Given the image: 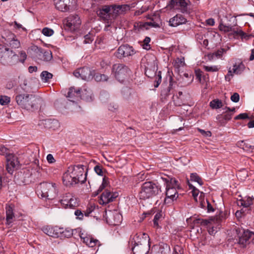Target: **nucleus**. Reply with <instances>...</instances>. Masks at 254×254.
Returning a JSON list of instances; mask_svg holds the SVG:
<instances>
[{"label": "nucleus", "instance_id": "1", "mask_svg": "<svg viewBox=\"0 0 254 254\" xmlns=\"http://www.w3.org/2000/svg\"><path fill=\"white\" fill-rule=\"evenodd\" d=\"M161 179L163 181L166 186V196L164 199L165 204L172 203L174 200L178 197L177 189H181L179 182L173 177L164 175L162 176Z\"/></svg>", "mask_w": 254, "mask_h": 254}, {"label": "nucleus", "instance_id": "2", "mask_svg": "<svg viewBox=\"0 0 254 254\" xmlns=\"http://www.w3.org/2000/svg\"><path fill=\"white\" fill-rule=\"evenodd\" d=\"M15 101L20 107L34 111L38 109L41 99L33 94H18L15 96Z\"/></svg>", "mask_w": 254, "mask_h": 254}, {"label": "nucleus", "instance_id": "3", "mask_svg": "<svg viewBox=\"0 0 254 254\" xmlns=\"http://www.w3.org/2000/svg\"><path fill=\"white\" fill-rule=\"evenodd\" d=\"M37 192L41 198L53 199L58 195V185L53 183H41L38 187Z\"/></svg>", "mask_w": 254, "mask_h": 254}, {"label": "nucleus", "instance_id": "4", "mask_svg": "<svg viewBox=\"0 0 254 254\" xmlns=\"http://www.w3.org/2000/svg\"><path fill=\"white\" fill-rule=\"evenodd\" d=\"M161 192V187L152 182H144L139 192L140 199L145 200L152 198Z\"/></svg>", "mask_w": 254, "mask_h": 254}, {"label": "nucleus", "instance_id": "5", "mask_svg": "<svg viewBox=\"0 0 254 254\" xmlns=\"http://www.w3.org/2000/svg\"><path fill=\"white\" fill-rule=\"evenodd\" d=\"M237 205L239 206H243V208L240 210H237L236 215L241 217L242 215L249 213L250 211L254 213V198L250 196H245L237 200Z\"/></svg>", "mask_w": 254, "mask_h": 254}, {"label": "nucleus", "instance_id": "6", "mask_svg": "<svg viewBox=\"0 0 254 254\" xmlns=\"http://www.w3.org/2000/svg\"><path fill=\"white\" fill-rule=\"evenodd\" d=\"M13 50L6 45L0 44V62L3 64H13L18 60Z\"/></svg>", "mask_w": 254, "mask_h": 254}, {"label": "nucleus", "instance_id": "7", "mask_svg": "<svg viewBox=\"0 0 254 254\" xmlns=\"http://www.w3.org/2000/svg\"><path fill=\"white\" fill-rule=\"evenodd\" d=\"M238 239H236L237 244L241 248H246L250 243V240H254V232L249 230H245L242 228L236 229Z\"/></svg>", "mask_w": 254, "mask_h": 254}, {"label": "nucleus", "instance_id": "8", "mask_svg": "<svg viewBox=\"0 0 254 254\" xmlns=\"http://www.w3.org/2000/svg\"><path fill=\"white\" fill-rule=\"evenodd\" d=\"M112 71L115 78L120 82H124L130 73L128 67L123 64H113Z\"/></svg>", "mask_w": 254, "mask_h": 254}, {"label": "nucleus", "instance_id": "9", "mask_svg": "<svg viewBox=\"0 0 254 254\" xmlns=\"http://www.w3.org/2000/svg\"><path fill=\"white\" fill-rule=\"evenodd\" d=\"M149 237L145 235V239L143 240V243L140 245L131 246V250L133 254H147L149 247Z\"/></svg>", "mask_w": 254, "mask_h": 254}, {"label": "nucleus", "instance_id": "10", "mask_svg": "<svg viewBox=\"0 0 254 254\" xmlns=\"http://www.w3.org/2000/svg\"><path fill=\"white\" fill-rule=\"evenodd\" d=\"M135 54L134 49L132 46L127 44L120 46L117 51L115 53L114 55L119 59L131 56Z\"/></svg>", "mask_w": 254, "mask_h": 254}, {"label": "nucleus", "instance_id": "11", "mask_svg": "<svg viewBox=\"0 0 254 254\" xmlns=\"http://www.w3.org/2000/svg\"><path fill=\"white\" fill-rule=\"evenodd\" d=\"M118 196L117 192H113L106 189L101 193L99 199V203L101 205H106L114 201Z\"/></svg>", "mask_w": 254, "mask_h": 254}, {"label": "nucleus", "instance_id": "12", "mask_svg": "<svg viewBox=\"0 0 254 254\" xmlns=\"http://www.w3.org/2000/svg\"><path fill=\"white\" fill-rule=\"evenodd\" d=\"M76 4V0H57L55 3L56 8L65 12L74 8Z\"/></svg>", "mask_w": 254, "mask_h": 254}, {"label": "nucleus", "instance_id": "13", "mask_svg": "<svg viewBox=\"0 0 254 254\" xmlns=\"http://www.w3.org/2000/svg\"><path fill=\"white\" fill-rule=\"evenodd\" d=\"M74 75L77 78H81L84 80H89L93 78V74L88 67L79 68L73 72Z\"/></svg>", "mask_w": 254, "mask_h": 254}, {"label": "nucleus", "instance_id": "14", "mask_svg": "<svg viewBox=\"0 0 254 254\" xmlns=\"http://www.w3.org/2000/svg\"><path fill=\"white\" fill-rule=\"evenodd\" d=\"M83 91L80 88H75L74 87H71L69 88L68 91L66 95V97L68 98V100L71 102H75V100L79 98H85L87 100L88 98L85 97L83 94Z\"/></svg>", "mask_w": 254, "mask_h": 254}, {"label": "nucleus", "instance_id": "15", "mask_svg": "<svg viewBox=\"0 0 254 254\" xmlns=\"http://www.w3.org/2000/svg\"><path fill=\"white\" fill-rule=\"evenodd\" d=\"M84 167L83 165L79 164L69 167V170H71V174H72L73 176L79 179V182H81V183H84L85 181L87 175V173H86L85 177H83V173L84 172Z\"/></svg>", "mask_w": 254, "mask_h": 254}, {"label": "nucleus", "instance_id": "16", "mask_svg": "<svg viewBox=\"0 0 254 254\" xmlns=\"http://www.w3.org/2000/svg\"><path fill=\"white\" fill-rule=\"evenodd\" d=\"M70 172H71V170L68 168L67 172L64 173L62 177L63 184L66 187L73 186L79 182V179L73 176L72 174L71 175L69 173Z\"/></svg>", "mask_w": 254, "mask_h": 254}, {"label": "nucleus", "instance_id": "17", "mask_svg": "<svg viewBox=\"0 0 254 254\" xmlns=\"http://www.w3.org/2000/svg\"><path fill=\"white\" fill-rule=\"evenodd\" d=\"M5 45L6 47L13 50L20 47V42L16 38V36L13 33H9L6 38L5 39Z\"/></svg>", "mask_w": 254, "mask_h": 254}, {"label": "nucleus", "instance_id": "18", "mask_svg": "<svg viewBox=\"0 0 254 254\" xmlns=\"http://www.w3.org/2000/svg\"><path fill=\"white\" fill-rule=\"evenodd\" d=\"M6 222L5 224L8 227L12 226V223L15 220L14 213V205L12 204H6L5 206Z\"/></svg>", "mask_w": 254, "mask_h": 254}, {"label": "nucleus", "instance_id": "19", "mask_svg": "<svg viewBox=\"0 0 254 254\" xmlns=\"http://www.w3.org/2000/svg\"><path fill=\"white\" fill-rule=\"evenodd\" d=\"M81 22L78 15H72L67 18L65 25L70 30H74L79 27Z\"/></svg>", "mask_w": 254, "mask_h": 254}, {"label": "nucleus", "instance_id": "20", "mask_svg": "<svg viewBox=\"0 0 254 254\" xmlns=\"http://www.w3.org/2000/svg\"><path fill=\"white\" fill-rule=\"evenodd\" d=\"M111 6L109 5H103L101 8H98L96 13L98 16L108 22L111 21L110 11Z\"/></svg>", "mask_w": 254, "mask_h": 254}, {"label": "nucleus", "instance_id": "21", "mask_svg": "<svg viewBox=\"0 0 254 254\" xmlns=\"http://www.w3.org/2000/svg\"><path fill=\"white\" fill-rule=\"evenodd\" d=\"M17 179L19 180V184L27 185L32 182V173L28 170H23V172L17 174Z\"/></svg>", "mask_w": 254, "mask_h": 254}, {"label": "nucleus", "instance_id": "22", "mask_svg": "<svg viewBox=\"0 0 254 254\" xmlns=\"http://www.w3.org/2000/svg\"><path fill=\"white\" fill-rule=\"evenodd\" d=\"M36 54L38 59L46 62L50 61L53 57L51 51L45 50L41 48H37Z\"/></svg>", "mask_w": 254, "mask_h": 254}, {"label": "nucleus", "instance_id": "23", "mask_svg": "<svg viewBox=\"0 0 254 254\" xmlns=\"http://www.w3.org/2000/svg\"><path fill=\"white\" fill-rule=\"evenodd\" d=\"M6 160L7 162L6 169L9 174H12L14 168L17 163V158L10 154L6 157Z\"/></svg>", "mask_w": 254, "mask_h": 254}, {"label": "nucleus", "instance_id": "24", "mask_svg": "<svg viewBox=\"0 0 254 254\" xmlns=\"http://www.w3.org/2000/svg\"><path fill=\"white\" fill-rule=\"evenodd\" d=\"M106 219L112 225H118L121 222L122 218L121 215L119 213L110 211L107 215Z\"/></svg>", "mask_w": 254, "mask_h": 254}, {"label": "nucleus", "instance_id": "25", "mask_svg": "<svg viewBox=\"0 0 254 254\" xmlns=\"http://www.w3.org/2000/svg\"><path fill=\"white\" fill-rule=\"evenodd\" d=\"M232 116V113L226 111L217 115L216 119L219 125L220 126H225L227 123L231 119Z\"/></svg>", "mask_w": 254, "mask_h": 254}, {"label": "nucleus", "instance_id": "26", "mask_svg": "<svg viewBox=\"0 0 254 254\" xmlns=\"http://www.w3.org/2000/svg\"><path fill=\"white\" fill-rule=\"evenodd\" d=\"M145 235H148V234L144 233H138L134 236H131L130 240L129 241V245L130 246H133L135 245H140L143 243V240L145 239Z\"/></svg>", "mask_w": 254, "mask_h": 254}, {"label": "nucleus", "instance_id": "27", "mask_svg": "<svg viewBox=\"0 0 254 254\" xmlns=\"http://www.w3.org/2000/svg\"><path fill=\"white\" fill-rule=\"evenodd\" d=\"M169 250L170 247L167 244H162L154 246L150 254H167Z\"/></svg>", "mask_w": 254, "mask_h": 254}, {"label": "nucleus", "instance_id": "28", "mask_svg": "<svg viewBox=\"0 0 254 254\" xmlns=\"http://www.w3.org/2000/svg\"><path fill=\"white\" fill-rule=\"evenodd\" d=\"M171 5L173 8L180 7L183 12L187 11L188 2L186 0H171Z\"/></svg>", "mask_w": 254, "mask_h": 254}, {"label": "nucleus", "instance_id": "29", "mask_svg": "<svg viewBox=\"0 0 254 254\" xmlns=\"http://www.w3.org/2000/svg\"><path fill=\"white\" fill-rule=\"evenodd\" d=\"M187 19L182 14H178L169 20L170 25L173 27H176L179 25L185 23Z\"/></svg>", "mask_w": 254, "mask_h": 254}, {"label": "nucleus", "instance_id": "30", "mask_svg": "<svg viewBox=\"0 0 254 254\" xmlns=\"http://www.w3.org/2000/svg\"><path fill=\"white\" fill-rule=\"evenodd\" d=\"M42 231L45 234L50 237L55 238L59 237V232H58L57 227L46 226L43 228Z\"/></svg>", "mask_w": 254, "mask_h": 254}, {"label": "nucleus", "instance_id": "31", "mask_svg": "<svg viewBox=\"0 0 254 254\" xmlns=\"http://www.w3.org/2000/svg\"><path fill=\"white\" fill-rule=\"evenodd\" d=\"M190 221H192L194 224H200L204 226H206L210 223L208 220L202 219L197 217H195L194 216L187 219V221L188 222Z\"/></svg>", "mask_w": 254, "mask_h": 254}, {"label": "nucleus", "instance_id": "32", "mask_svg": "<svg viewBox=\"0 0 254 254\" xmlns=\"http://www.w3.org/2000/svg\"><path fill=\"white\" fill-rule=\"evenodd\" d=\"M148 23L138 22H135L134 24L133 29L135 33H139L141 31H143L145 29H148L147 27Z\"/></svg>", "mask_w": 254, "mask_h": 254}, {"label": "nucleus", "instance_id": "33", "mask_svg": "<svg viewBox=\"0 0 254 254\" xmlns=\"http://www.w3.org/2000/svg\"><path fill=\"white\" fill-rule=\"evenodd\" d=\"M110 6L111 8V11H110L111 21L116 18L118 15L122 14V13L120 10L121 9L120 8L119 5H112Z\"/></svg>", "mask_w": 254, "mask_h": 254}, {"label": "nucleus", "instance_id": "34", "mask_svg": "<svg viewBox=\"0 0 254 254\" xmlns=\"http://www.w3.org/2000/svg\"><path fill=\"white\" fill-rule=\"evenodd\" d=\"M234 36L240 37L242 40H248L251 38L253 37V35L252 34H247L240 29H237V31H234Z\"/></svg>", "mask_w": 254, "mask_h": 254}, {"label": "nucleus", "instance_id": "35", "mask_svg": "<svg viewBox=\"0 0 254 254\" xmlns=\"http://www.w3.org/2000/svg\"><path fill=\"white\" fill-rule=\"evenodd\" d=\"M219 30L224 32V33H227L229 32H232L233 34L234 35V31H237L233 26L231 25H226L220 23L218 26Z\"/></svg>", "mask_w": 254, "mask_h": 254}, {"label": "nucleus", "instance_id": "36", "mask_svg": "<svg viewBox=\"0 0 254 254\" xmlns=\"http://www.w3.org/2000/svg\"><path fill=\"white\" fill-rule=\"evenodd\" d=\"M46 125L48 126V127L50 128H52L54 130L60 127V124L58 120L55 119H49L46 121Z\"/></svg>", "mask_w": 254, "mask_h": 254}, {"label": "nucleus", "instance_id": "37", "mask_svg": "<svg viewBox=\"0 0 254 254\" xmlns=\"http://www.w3.org/2000/svg\"><path fill=\"white\" fill-rule=\"evenodd\" d=\"M244 64L242 63H241L238 64H235L233 65L232 70L233 73L237 74H239L241 73V72L244 70Z\"/></svg>", "mask_w": 254, "mask_h": 254}, {"label": "nucleus", "instance_id": "38", "mask_svg": "<svg viewBox=\"0 0 254 254\" xmlns=\"http://www.w3.org/2000/svg\"><path fill=\"white\" fill-rule=\"evenodd\" d=\"M72 197V196H71L70 193H66L60 200L61 204L63 205L65 208H67V205H68Z\"/></svg>", "mask_w": 254, "mask_h": 254}, {"label": "nucleus", "instance_id": "39", "mask_svg": "<svg viewBox=\"0 0 254 254\" xmlns=\"http://www.w3.org/2000/svg\"><path fill=\"white\" fill-rule=\"evenodd\" d=\"M14 55H15L16 57H17L16 58L18 60L16 62H14L13 63V64H14L18 62H21V63H23L27 58V55L24 51H21L20 52L19 56H18L17 54H16L14 52Z\"/></svg>", "mask_w": 254, "mask_h": 254}, {"label": "nucleus", "instance_id": "40", "mask_svg": "<svg viewBox=\"0 0 254 254\" xmlns=\"http://www.w3.org/2000/svg\"><path fill=\"white\" fill-rule=\"evenodd\" d=\"M209 105L212 109H219L223 106V103L221 100L217 99L212 100Z\"/></svg>", "mask_w": 254, "mask_h": 254}, {"label": "nucleus", "instance_id": "41", "mask_svg": "<svg viewBox=\"0 0 254 254\" xmlns=\"http://www.w3.org/2000/svg\"><path fill=\"white\" fill-rule=\"evenodd\" d=\"M94 170L98 175L100 176H104V173L106 172V170L100 164H98L94 167Z\"/></svg>", "mask_w": 254, "mask_h": 254}, {"label": "nucleus", "instance_id": "42", "mask_svg": "<svg viewBox=\"0 0 254 254\" xmlns=\"http://www.w3.org/2000/svg\"><path fill=\"white\" fill-rule=\"evenodd\" d=\"M190 181L197 182L199 185L201 186L203 184V182L201 178L196 173L190 174Z\"/></svg>", "mask_w": 254, "mask_h": 254}, {"label": "nucleus", "instance_id": "43", "mask_svg": "<svg viewBox=\"0 0 254 254\" xmlns=\"http://www.w3.org/2000/svg\"><path fill=\"white\" fill-rule=\"evenodd\" d=\"M53 77V74L47 71H43L41 73L42 80L45 82H47Z\"/></svg>", "mask_w": 254, "mask_h": 254}, {"label": "nucleus", "instance_id": "44", "mask_svg": "<svg viewBox=\"0 0 254 254\" xmlns=\"http://www.w3.org/2000/svg\"><path fill=\"white\" fill-rule=\"evenodd\" d=\"M59 230H60V232H59V234L61 233L63 235V236L66 238H70L73 235V230L70 229H65L64 230L61 231L63 230V228L61 229L59 228Z\"/></svg>", "mask_w": 254, "mask_h": 254}, {"label": "nucleus", "instance_id": "45", "mask_svg": "<svg viewBox=\"0 0 254 254\" xmlns=\"http://www.w3.org/2000/svg\"><path fill=\"white\" fill-rule=\"evenodd\" d=\"M79 203L77 198L72 196L69 203L68 204V205H67V208L73 209L77 207Z\"/></svg>", "mask_w": 254, "mask_h": 254}, {"label": "nucleus", "instance_id": "46", "mask_svg": "<svg viewBox=\"0 0 254 254\" xmlns=\"http://www.w3.org/2000/svg\"><path fill=\"white\" fill-rule=\"evenodd\" d=\"M151 39L149 37H146L144 40L143 41V44H142V47L143 49H145L146 50H148L151 49V46L149 44L150 42Z\"/></svg>", "mask_w": 254, "mask_h": 254}, {"label": "nucleus", "instance_id": "47", "mask_svg": "<svg viewBox=\"0 0 254 254\" xmlns=\"http://www.w3.org/2000/svg\"><path fill=\"white\" fill-rule=\"evenodd\" d=\"M187 182H188V184L189 186L190 189L192 190V194L193 197H194V199H196V197L198 195V193L199 192V190L198 189H197L196 188H195L192 185L190 184L188 180H187Z\"/></svg>", "mask_w": 254, "mask_h": 254}, {"label": "nucleus", "instance_id": "48", "mask_svg": "<svg viewBox=\"0 0 254 254\" xmlns=\"http://www.w3.org/2000/svg\"><path fill=\"white\" fill-rule=\"evenodd\" d=\"M10 101V98L7 96L0 95V104L1 105H6Z\"/></svg>", "mask_w": 254, "mask_h": 254}, {"label": "nucleus", "instance_id": "49", "mask_svg": "<svg viewBox=\"0 0 254 254\" xmlns=\"http://www.w3.org/2000/svg\"><path fill=\"white\" fill-rule=\"evenodd\" d=\"M108 79V77L104 74L97 73L95 76V79L98 82L107 81Z\"/></svg>", "mask_w": 254, "mask_h": 254}, {"label": "nucleus", "instance_id": "50", "mask_svg": "<svg viewBox=\"0 0 254 254\" xmlns=\"http://www.w3.org/2000/svg\"><path fill=\"white\" fill-rule=\"evenodd\" d=\"M162 217V212H157L154 216L153 219V225L155 227H158L159 226L158 221L159 219Z\"/></svg>", "mask_w": 254, "mask_h": 254}, {"label": "nucleus", "instance_id": "51", "mask_svg": "<svg viewBox=\"0 0 254 254\" xmlns=\"http://www.w3.org/2000/svg\"><path fill=\"white\" fill-rule=\"evenodd\" d=\"M203 68L205 71L207 72H217L219 70V68L218 67V66L216 65H203Z\"/></svg>", "mask_w": 254, "mask_h": 254}, {"label": "nucleus", "instance_id": "52", "mask_svg": "<svg viewBox=\"0 0 254 254\" xmlns=\"http://www.w3.org/2000/svg\"><path fill=\"white\" fill-rule=\"evenodd\" d=\"M172 86H173L172 78V77H171L170 79L169 86H168V87L167 88V89H164L162 91L161 94L162 95L163 94L166 96H168V95H169L170 94V92L171 91V90L172 88Z\"/></svg>", "mask_w": 254, "mask_h": 254}, {"label": "nucleus", "instance_id": "53", "mask_svg": "<svg viewBox=\"0 0 254 254\" xmlns=\"http://www.w3.org/2000/svg\"><path fill=\"white\" fill-rule=\"evenodd\" d=\"M81 239L82 240V242L86 244V245L87 246L89 242H90V240H91L92 237L90 236H85L83 233H82L80 235Z\"/></svg>", "mask_w": 254, "mask_h": 254}, {"label": "nucleus", "instance_id": "54", "mask_svg": "<svg viewBox=\"0 0 254 254\" xmlns=\"http://www.w3.org/2000/svg\"><path fill=\"white\" fill-rule=\"evenodd\" d=\"M185 64L184 59L178 58L174 64V67L179 68L180 66H183Z\"/></svg>", "mask_w": 254, "mask_h": 254}, {"label": "nucleus", "instance_id": "55", "mask_svg": "<svg viewBox=\"0 0 254 254\" xmlns=\"http://www.w3.org/2000/svg\"><path fill=\"white\" fill-rule=\"evenodd\" d=\"M42 33L46 36H51L54 34V31L50 28L45 27L42 30Z\"/></svg>", "mask_w": 254, "mask_h": 254}, {"label": "nucleus", "instance_id": "56", "mask_svg": "<svg viewBox=\"0 0 254 254\" xmlns=\"http://www.w3.org/2000/svg\"><path fill=\"white\" fill-rule=\"evenodd\" d=\"M94 39L92 34L90 33L84 36V43L85 44H89L91 43Z\"/></svg>", "mask_w": 254, "mask_h": 254}, {"label": "nucleus", "instance_id": "57", "mask_svg": "<svg viewBox=\"0 0 254 254\" xmlns=\"http://www.w3.org/2000/svg\"><path fill=\"white\" fill-rule=\"evenodd\" d=\"M173 254H184V249L181 246L176 245L174 248Z\"/></svg>", "mask_w": 254, "mask_h": 254}, {"label": "nucleus", "instance_id": "58", "mask_svg": "<svg viewBox=\"0 0 254 254\" xmlns=\"http://www.w3.org/2000/svg\"><path fill=\"white\" fill-rule=\"evenodd\" d=\"M0 154L2 155H5L6 157L8 155L10 154L9 151V149L4 146H0Z\"/></svg>", "mask_w": 254, "mask_h": 254}, {"label": "nucleus", "instance_id": "59", "mask_svg": "<svg viewBox=\"0 0 254 254\" xmlns=\"http://www.w3.org/2000/svg\"><path fill=\"white\" fill-rule=\"evenodd\" d=\"M99 243L100 242L98 240L94 239V238L92 237L91 240H90V242H89L87 246L89 247L93 248L97 245H98L99 244Z\"/></svg>", "mask_w": 254, "mask_h": 254}, {"label": "nucleus", "instance_id": "60", "mask_svg": "<svg viewBox=\"0 0 254 254\" xmlns=\"http://www.w3.org/2000/svg\"><path fill=\"white\" fill-rule=\"evenodd\" d=\"M74 214L76 216V218L79 220H82L84 213H83L80 210L77 209L74 212Z\"/></svg>", "mask_w": 254, "mask_h": 254}, {"label": "nucleus", "instance_id": "61", "mask_svg": "<svg viewBox=\"0 0 254 254\" xmlns=\"http://www.w3.org/2000/svg\"><path fill=\"white\" fill-rule=\"evenodd\" d=\"M122 14L126 13L127 11L129 10L130 7L127 4L119 5Z\"/></svg>", "mask_w": 254, "mask_h": 254}, {"label": "nucleus", "instance_id": "62", "mask_svg": "<svg viewBox=\"0 0 254 254\" xmlns=\"http://www.w3.org/2000/svg\"><path fill=\"white\" fill-rule=\"evenodd\" d=\"M246 119H249V116L247 113L240 114L234 118L235 120H244Z\"/></svg>", "mask_w": 254, "mask_h": 254}, {"label": "nucleus", "instance_id": "63", "mask_svg": "<svg viewBox=\"0 0 254 254\" xmlns=\"http://www.w3.org/2000/svg\"><path fill=\"white\" fill-rule=\"evenodd\" d=\"M202 71L199 69H196L195 70V74L196 76V78L200 82H201V76L202 75Z\"/></svg>", "mask_w": 254, "mask_h": 254}, {"label": "nucleus", "instance_id": "64", "mask_svg": "<svg viewBox=\"0 0 254 254\" xmlns=\"http://www.w3.org/2000/svg\"><path fill=\"white\" fill-rule=\"evenodd\" d=\"M231 100L237 103L240 100L239 94L237 93H234L231 97Z\"/></svg>", "mask_w": 254, "mask_h": 254}]
</instances>
